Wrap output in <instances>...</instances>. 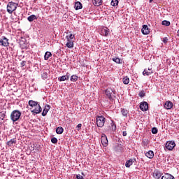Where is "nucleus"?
Listing matches in <instances>:
<instances>
[{
    "label": "nucleus",
    "instance_id": "f257e3e1",
    "mask_svg": "<svg viewBox=\"0 0 179 179\" xmlns=\"http://www.w3.org/2000/svg\"><path fill=\"white\" fill-rule=\"evenodd\" d=\"M19 6V3H15L13 1H10L7 4V12L10 15H12L16 9H17V6Z\"/></svg>",
    "mask_w": 179,
    "mask_h": 179
},
{
    "label": "nucleus",
    "instance_id": "f03ea898",
    "mask_svg": "<svg viewBox=\"0 0 179 179\" xmlns=\"http://www.w3.org/2000/svg\"><path fill=\"white\" fill-rule=\"evenodd\" d=\"M22 115V112L19 110H14L10 114V120L13 122H16L18 121L19 118H20Z\"/></svg>",
    "mask_w": 179,
    "mask_h": 179
},
{
    "label": "nucleus",
    "instance_id": "7ed1b4c3",
    "mask_svg": "<svg viewBox=\"0 0 179 179\" xmlns=\"http://www.w3.org/2000/svg\"><path fill=\"white\" fill-rule=\"evenodd\" d=\"M106 124V117L104 116H96V125L99 128H103Z\"/></svg>",
    "mask_w": 179,
    "mask_h": 179
},
{
    "label": "nucleus",
    "instance_id": "20e7f679",
    "mask_svg": "<svg viewBox=\"0 0 179 179\" xmlns=\"http://www.w3.org/2000/svg\"><path fill=\"white\" fill-rule=\"evenodd\" d=\"M116 93L115 90L113 88H108L105 90L106 96L108 99L110 101H113V96L115 95Z\"/></svg>",
    "mask_w": 179,
    "mask_h": 179
},
{
    "label": "nucleus",
    "instance_id": "39448f33",
    "mask_svg": "<svg viewBox=\"0 0 179 179\" xmlns=\"http://www.w3.org/2000/svg\"><path fill=\"white\" fill-rule=\"evenodd\" d=\"M0 45L8 47V45H9V39L5 36H1L0 38Z\"/></svg>",
    "mask_w": 179,
    "mask_h": 179
},
{
    "label": "nucleus",
    "instance_id": "423d86ee",
    "mask_svg": "<svg viewBox=\"0 0 179 179\" xmlns=\"http://www.w3.org/2000/svg\"><path fill=\"white\" fill-rule=\"evenodd\" d=\"M165 146L167 150H173L176 148V143L174 141H168Z\"/></svg>",
    "mask_w": 179,
    "mask_h": 179
},
{
    "label": "nucleus",
    "instance_id": "0eeeda50",
    "mask_svg": "<svg viewBox=\"0 0 179 179\" xmlns=\"http://www.w3.org/2000/svg\"><path fill=\"white\" fill-rule=\"evenodd\" d=\"M149 109V104H148V102L143 101L140 103V110L141 111H148Z\"/></svg>",
    "mask_w": 179,
    "mask_h": 179
},
{
    "label": "nucleus",
    "instance_id": "6e6552de",
    "mask_svg": "<svg viewBox=\"0 0 179 179\" xmlns=\"http://www.w3.org/2000/svg\"><path fill=\"white\" fill-rule=\"evenodd\" d=\"M101 142L103 145V146H108V139L107 138V136L106 134H102L101 138Z\"/></svg>",
    "mask_w": 179,
    "mask_h": 179
},
{
    "label": "nucleus",
    "instance_id": "1a4fd4ad",
    "mask_svg": "<svg viewBox=\"0 0 179 179\" xmlns=\"http://www.w3.org/2000/svg\"><path fill=\"white\" fill-rule=\"evenodd\" d=\"M35 107L36 108L31 110V113H33L34 115H36V114H40V113L43 111V108H41V106H40V104Z\"/></svg>",
    "mask_w": 179,
    "mask_h": 179
},
{
    "label": "nucleus",
    "instance_id": "9d476101",
    "mask_svg": "<svg viewBox=\"0 0 179 179\" xmlns=\"http://www.w3.org/2000/svg\"><path fill=\"white\" fill-rule=\"evenodd\" d=\"M135 162H136V159H135V158H131V159L127 160L125 164L126 167L127 169H129V167H131V166H132L134 164V163H135Z\"/></svg>",
    "mask_w": 179,
    "mask_h": 179
},
{
    "label": "nucleus",
    "instance_id": "9b49d317",
    "mask_svg": "<svg viewBox=\"0 0 179 179\" xmlns=\"http://www.w3.org/2000/svg\"><path fill=\"white\" fill-rule=\"evenodd\" d=\"M69 76H71V74L67 73L65 76L59 77L58 80L59 82H65V80H69Z\"/></svg>",
    "mask_w": 179,
    "mask_h": 179
},
{
    "label": "nucleus",
    "instance_id": "f8f14e48",
    "mask_svg": "<svg viewBox=\"0 0 179 179\" xmlns=\"http://www.w3.org/2000/svg\"><path fill=\"white\" fill-rule=\"evenodd\" d=\"M141 31H142V34L144 35H148L149 34V33H150V31L149 30V27L146 24L143 25Z\"/></svg>",
    "mask_w": 179,
    "mask_h": 179
},
{
    "label": "nucleus",
    "instance_id": "ddd939ff",
    "mask_svg": "<svg viewBox=\"0 0 179 179\" xmlns=\"http://www.w3.org/2000/svg\"><path fill=\"white\" fill-rule=\"evenodd\" d=\"M164 107V108H166V110H171V108H173V102L170 101H166Z\"/></svg>",
    "mask_w": 179,
    "mask_h": 179
},
{
    "label": "nucleus",
    "instance_id": "4468645a",
    "mask_svg": "<svg viewBox=\"0 0 179 179\" xmlns=\"http://www.w3.org/2000/svg\"><path fill=\"white\" fill-rule=\"evenodd\" d=\"M50 108H51V106H50V105H45V108L42 112L43 117H45V115H47V113H48V111H50Z\"/></svg>",
    "mask_w": 179,
    "mask_h": 179
},
{
    "label": "nucleus",
    "instance_id": "2eb2a0df",
    "mask_svg": "<svg viewBox=\"0 0 179 179\" xmlns=\"http://www.w3.org/2000/svg\"><path fill=\"white\" fill-rule=\"evenodd\" d=\"M26 43H27V40H26V38L21 37L19 39V43L21 47H24V45H26Z\"/></svg>",
    "mask_w": 179,
    "mask_h": 179
},
{
    "label": "nucleus",
    "instance_id": "dca6fc26",
    "mask_svg": "<svg viewBox=\"0 0 179 179\" xmlns=\"http://www.w3.org/2000/svg\"><path fill=\"white\" fill-rule=\"evenodd\" d=\"M153 177L154 178L156 179H160V178L162 177V172L156 170L153 172Z\"/></svg>",
    "mask_w": 179,
    "mask_h": 179
},
{
    "label": "nucleus",
    "instance_id": "f3484780",
    "mask_svg": "<svg viewBox=\"0 0 179 179\" xmlns=\"http://www.w3.org/2000/svg\"><path fill=\"white\" fill-rule=\"evenodd\" d=\"M145 156L148 159H153L155 157V152L152 150H149L145 153Z\"/></svg>",
    "mask_w": 179,
    "mask_h": 179
},
{
    "label": "nucleus",
    "instance_id": "a211bd4d",
    "mask_svg": "<svg viewBox=\"0 0 179 179\" xmlns=\"http://www.w3.org/2000/svg\"><path fill=\"white\" fill-rule=\"evenodd\" d=\"M161 179H174V176L170 173H165Z\"/></svg>",
    "mask_w": 179,
    "mask_h": 179
},
{
    "label": "nucleus",
    "instance_id": "6ab92c4d",
    "mask_svg": "<svg viewBox=\"0 0 179 179\" xmlns=\"http://www.w3.org/2000/svg\"><path fill=\"white\" fill-rule=\"evenodd\" d=\"M74 8L76 10H79V9H82L83 8L82 3L79 1L76 2L74 5Z\"/></svg>",
    "mask_w": 179,
    "mask_h": 179
},
{
    "label": "nucleus",
    "instance_id": "aec40b11",
    "mask_svg": "<svg viewBox=\"0 0 179 179\" xmlns=\"http://www.w3.org/2000/svg\"><path fill=\"white\" fill-rule=\"evenodd\" d=\"M29 106H30V107H36V106H38V102L33 101V100H30L28 102Z\"/></svg>",
    "mask_w": 179,
    "mask_h": 179
},
{
    "label": "nucleus",
    "instance_id": "412c9836",
    "mask_svg": "<svg viewBox=\"0 0 179 179\" xmlns=\"http://www.w3.org/2000/svg\"><path fill=\"white\" fill-rule=\"evenodd\" d=\"M15 143H16V138H13L11 140H10L9 141H8L6 145H7V146L12 147V146H13V145H15Z\"/></svg>",
    "mask_w": 179,
    "mask_h": 179
},
{
    "label": "nucleus",
    "instance_id": "4be33fe9",
    "mask_svg": "<svg viewBox=\"0 0 179 179\" xmlns=\"http://www.w3.org/2000/svg\"><path fill=\"white\" fill-rule=\"evenodd\" d=\"M101 34L105 36V37H107V36H108V34H110V29H108V28L103 29L101 30Z\"/></svg>",
    "mask_w": 179,
    "mask_h": 179
},
{
    "label": "nucleus",
    "instance_id": "5701e85b",
    "mask_svg": "<svg viewBox=\"0 0 179 179\" xmlns=\"http://www.w3.org/2000/svg\"><path fill=\"white\" fill-rule=\"evenodd\" d=\"M28 22H33L34 20H37V15H31L27 17Z\"/></svg>",
    "mask_w": 179,
    "mask_h": 179
},
{
    "label": "nucleus",
    "instance_id": "b1692460",
    "mask_svg": "<svg viewBox=\"0 0 179 179\" xmlns=\"http://www.w3.org/2000/svg\"><path fill=\"white\" fill-rule=\"evenodd\" d=\"M52 55V54L51 53V52H46L45 53V55H44V59L45 61H48V59H50V57H51Z\"/></svg>",
    "mask_w": 179,
    "mask_h": 179
},
{
    "label": "nucleus",
    "instance_id": "393cba45",
    "mask_svg": "<svg viewBox=\"0 0 179 179\" xmlns=\"http://www.w3.org/2000/svg\"><path fill=\"white\" fill-rule=\"evenodd\" d=\"M56 133L57 134V135H62V134L64 133V128H62V127H58L56 129Z\"/></svg>",
    "mask_w": 179,
    "mask_h": 179
},
{
    "label": "nucleus",
    "instance_id": "a878e982",
    "mask_svg": "<svg viewBox=\"0 0 179 179\" xmlns=\"http://www.w3.org/2000/svg\"><path fill=\"white\" fill-rule=\"evenodd\" d=\"M103 3V0H93V4L95 6H100Z\"/></svg>",
    "mask_w": 179,
    "mask_h": 179
},
{
    "label": "nucleus",
    "instance_id": "bb28decb",
    "mask_svg": "<svg viewBox=\"0 0 179 179\" xmlns=\"http://www.w3.org/2000/svg\"><path fill=\"white\" fill-rule=\"evenodd\" d=\"M66 45L67 48H73V41H67Z\"/></svg>",
    "mask_w": 179,
    "mask_h": 179
},
{
    "label": "nucleus",
    "instance_id": "cd10ccee",
    "mask_svg": "<svg viewBox=\"0 0 179 179\" xmlns=\"http://www.w3.org/2000/svg\"><path fill=\"white\" fill-rule=\"evenodd\" d=\"M66 38L67 41H71V40H73V38H75V35L70 34L66 36Z\"/></svg>",
    "mask_w": 179,
    "mask_h": 179
},
{
    "label": "nucleus",
    "instance_id": "c85d7f7f",
    "mask_svg": "<svg viewBox=\"0 0 179 179\" xmlns=\"http://www.w3.org/2000/svg\"><path fill=\"white\" fill-rule=\"evenodd\" d=\"M121 113L124 117H128V110L125 108H122Z\"/></svg>",
    "mask_w": 179,
    "mask_h": 179
},
{
    "label": "nucleus",
    "instance_id": "c756f323",
    "mask_svg": "<svg viewBox=\"0 0 179 179\" xmlns=\"http://www.w3.org/2000/svg\"><path fill=\"white\" fill-rule=\"evenodd\" d=\"M124 85H128L129 83V78L128 76L124 77L122 79Z\"/></svg>",
    "mask_w": 179,
    "mask_h": 179
},
{
    "label": "nucleus",
    "instance_id": "7c9ffc66",
    "mask_svg": "<svg viewBox=\"0 0 179 179\" xmlns=\"http://www.w3.org/2000/svg\"><path fill=\"white\" fill-rule=\"evenodd\" d=\"M112 61H113V62H115L116 64H122V62H121V60L118 57H113L112 59Z\"/></svg>",
    "mask_w": 179,
    "mask_h": 179
},
{
    "label": "nucleus",
    "instance_id": "2f4dec72",
    "mask_svg": "<svg viewBox=\"0 0 179 179\" xmlns=\"http://www.w3.org/2000/svg\"><path fill=\"white\" fill-rule=\"evenodd\" d=\"M152 73H153V71H148L147 70H144L143 72V75H144V76H150Z\"/></svg>",
    "mask_w": 179,
    "mask_h": 179
},
{
    "label": "nucleus",
    "instance_id": "473e14b6",
    "mask_svg": "<svg viewBox=\"0 0 179 179\" xmlns=\"http://www.w3.org/2000/svg\"><path fill=\"white\" fill-rule=\"evenodd\" d=\"M41 78H42V79H43V80H45V79H47V78H48V73H47V71H44L41 74Z\"/></svg>",
    "mask_w": 179,
    "mask_h": 179
},
{
    "label": "nucleus",
    "instance_id": "72a5a7b5",
    "mask_svg": "<svg viewBox=\"0 0 179 179\" xmlns=\"http://www.w3.org/2000/svg\"><path fill=\"white\" fill-rule=\"evenodd\" d=\"M71 82H76L78 80V76L76 75H73L70 78Z\"/></svg>",
    "mask_w": 179,
    "mask_h": 179
},
{
    "label": "nucleus",
    "instance_id": "f704fd0d",
    "mask_svg": "<svg viewBox=\"0 0 179 179\" xmlns=\"http://www.w3.org/2000/svg\"><path fill=\"white\" fill-rule=\"evenodd\" d=\"M110 5L112 6H117L118 5V0H112Z\"/></svg>",
    "mask_w": 179,
    "mask_h": 179
},
{
    "label": "nucleus",
    "instance_id": "c9c22d12",
    "mask_svg": "<svg viewBox=\"0 0 179 179\" xmlns=\"http://www.w3.org/2000/svg\"><path fill=\"white\" fill-rule=\"evenodd\" d=\"M162 26H170L171 23L170 21L164 20L162 22Z\"/></svg>",
    "mask_w": 179,
    "mask_h": 179
},
{
    "label": "nucleus",
    "instance_id": "e433bc0d",
    "mask_svg": "<svg viewBox=\"0 0 179 179\" xmlns=\"http://www.w3.org/2000/svg\"><path fill=\"white\" fill-rule=\"evenodd\" d=\"M110 127H112V131L115 132V131H117V125L114 124V122L110 123Z\"/></svg>",
    "mask_w": 179,
    "mask_h": 179
},
{
    "label": "nucleus",
    "instance_id": "4c0bfd02",
    "mask_svg": "<svg viewBox=\"0 0 179 179\" xmlns=\"http://www.w3.org/2000/svg\"><path fill=\"white\" fill-rule=\"evenodd\" d=\"M5 120V113L1 112L0 113V121H3Z\"/></svg>",
    "mask_w": 179,
    "mask_h": 179
},
{
    "label": "nucleus",
    "instance_id": "58836bf2",
    "mask_svg": "<svg viewBox=\"0 0 179 179\" xmlns=\"http://www.w3.org/2000/svg\"><path fill=\"white\" fill-rule=\"evenodd\" d=\"M51 142L52 143H54V144L58 143V139L55 137H53L51 138Z\"/></svg>",
    "mask_w": 179,
    "mask_h": 179
},
{
    "label": "nucleus",
    "instance_id": "ea45409f",
    "mask_svg": "<svg viewBox=\"0 0 179 179\" xmlns=\"http://www.w3.org/2000/svg\"><path fill=\"white\" fill-rule=\"evenodd\" d=\"M151 131H152V134H157V132H159V131L157 130V128L156 127H153Z\"/></svg>",
    "mask_w": 179,
    "mask_h": 179
},
{
    "label": "nucleus",
    "instance_id": "a19ab883",
    "mask_svg": "<svg viewBox=\"0 0 179 179\" xmlns=\"http://www.w3.org/2000/svg\"><path fill=\"white\" fill-rule=\"evenodd\" d=\"M162 41L164 44H167V43L169 42V38L167 37H164L162 38Z\"/></svg>",
    "mask_w": 179,
    "mask_h": 179
},
{
    "label": "nucleus",
    "instance_id": "79ce46f5",
    "mask_svg": "<svg viewBox=\"0 0 179 179\" xmlns=\"http://www.w3.org/2000/svg\"><path fill=\"white\" fill-rule=\"evenodd\" d=\"M138 95L140 97H145V92L144 91L140 92Z\"/></svg>",
    "mask_w": 179,
    "mask_h": 179
},
{
    "label": "nucleus",
    "instance_id": "37998d69",
    "mask_svg": "<svg viewBox=\"0 0 179 179\" xmlns=\"http://www.w3.org/2000/svg\"><path fill=\"white\" fill-rule=\"evenodd\" d=\"M77 130L78 131H80V129H81V128H82V124H78V125H77Z\"/></svg>",
    "mask_w": 179,
    "mask_h": 179
},
{
    "label": "nucleus",
    "instance_id": "c03bdc74",
    "mask_svg": "<svg viewBox=\"0 0 179 179\" xmlns=\"http://www.w3.org/2000/svg\"><path fill=\"white\" fill-rule=\"evenodd\" d=\"M76 178L77 179H83V176H82L80 174L76 175Z\"/></svg>",
    "mask_w": 179,
    "mask_h": 179
},
{
    "label": "nucleus",
    "instance_id": "a18cd8bd",
    "mask_svg": "<svg viewBox=\"0 0 179 179\" xmlns=\"http://www.w3.org/2000/svg\"><path fill=\"white\" fill-rule=\"evenodd\" d=\"M25 65H26V61H22V62H21V66H22V68H23V66H25Z\"/></svg>",
    "mask_w": 179,
    "mask_h": 179
},
{
    "label": "nucleus",
    "instance_id": "49530a36",
    "mask_svg": "<svg viewBox=\"0 0 179 179\" xmlns=\"http://www.w3.org/2000/svg\"><path fill=\"white\" fill-rule=\"evenodd\" d=\"M122 135H123V136H127V131H124L122 132Z\"/></svg>",
    "mask_w": 179,
    "mask_h": 179
},
{
    "label": "nucleus",
    "instance_id": "de8ad7c7",
    "mask_svg": "<svg viewBox=\"0 0 179 179\" xmlns=\"http://www.w3.org/2000/svg\"><path fill=\"white\" fill-rule=\"evenodd\" d=\"M150 3H152L153 2V0H149Z\"/></svg>",
    "mask_w": 179,
    "mask_h": 179
},
{
    "label": "nucleus",
    "instance_id": "09e8293b",
    "mask_svg": "<svg viewBox=\"0 0 179 179\" xmlns=\"http://www.w3.org/2000/svg\"><path fill=\"white\" fill-rule=\"evenodd\" d=\"M69 33H71V31H67L66 34H69Z\"/></svg>",
    "mask_w": 179,
    "mask_h": 179
},
{
    "label": "nucleus",
    "instance_id": "8fccbe9b",
    "mask_svg": "<svg viewBox=\"0 0 179 179\" xmlns=\"http://www.w3.org/2000/svg\"><path fill=\"white\" fill-rule=\"evenodd\" d=\"M177 33H178V36L179 37V29L178 30Z\"/></svg>",
    "mask_w": 179,
    "mask_h": 179
},
{
    "label": "nucleus",
    "instance_id": "3c124183",
    "mask_svg": "<svg viewBox=\"0 0 179 179\" xmlns=\"http://www.w3.org/2000/svg\"><path fill=\"white\" fill-rule=\"evenodd\" d=\"M148 71H150V72H152V69H148Z\"/></svg>",
    "mask_w": 179,
    "mask_h": 179
},
{
    "label": "nucleus",
    "instance_id": "603ef678",
    "mask_svg": "<svg viewBox=\"0 0 179 179\" xmlns=\"http://www.w3.org/2000/svg\"><path fill=\"white\" fill-rule=\"evenodd\" d=\"M144 145H145V146H147V145H148V143H144Z\"/></svg>",
    "mask_w": 179,
    "mask_h": 179
},
{
    "label": "nucleus",
    "instance_id": "864d4df0",
    "mask_svg": "<svg viewBox=\"0 0 179 179\" xmlns=\"http://www.w3.org/2000/svg\"><path fill=\"white\" fill-rule=\"evenodd\" d=\"M166 61H169V59H167Z\"/></svg>",
    "mask_w": 179,
    "mask_h": 179
},
{
    "label": "nucleus",
    "instance_id": "5fc2aeb1",
    "mask_svg": "<svg viewBox=\"0 0 179 179\" xmlns=\"http://www.w3.org/2000/svg\"><path fill=\"white\" fill-rule=\"evenodd\" d=\"M16 1H19V0H16Z\"/></svg>",
    "mask_w": 179,
    "mask_h": 179
}]
</instances>
